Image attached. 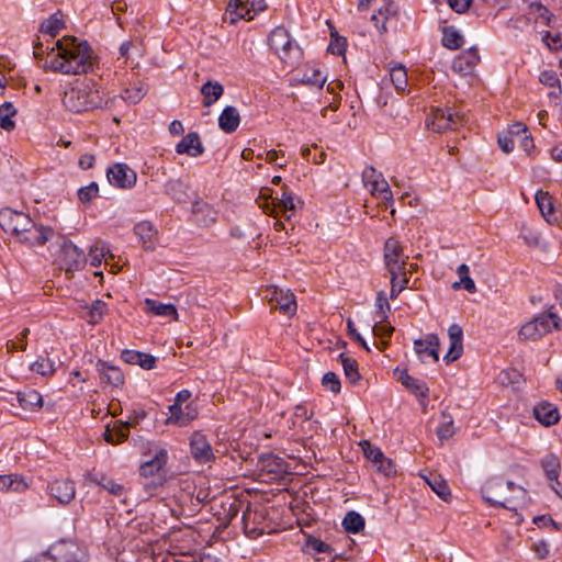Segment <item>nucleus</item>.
Returning <instances> with one entry per match:
<instances>
[{"mask_svg": "<svg viewBox=\"0 0 562 562\" xmlns=\"http://www.w3.org/2000/svg\"><path fill=\"white\" fill-rule=\"evenodd\" d=\"M103 95L93 81H85L64 92L61 103L72 113L91 111L103 105Z\"/></svg>", "mask_w": 562, "mask_h": 562, "instance_id": "3", "label": "nucleus"}, {"mask_svg": "<svg viewBox=\"0 0 562 562\" xmlns=\"http://www.w3.org/2000/svg\"><path fill=\"white\" fill-rule=\"evenodd\" d=\"M485 502L493 506L514 508L517 499L526 497V490L502 476H494L487 480L481 488Z\"/></svg>", "mask_w": 562, "mask_h": 562, "instance_id": "2", "label": "nucleus"}, {"mask_svg": "<svg viewBox=\"0 0 562 562\" xmlns=\"http://www.w3.org/2000/svg\"><path fill=\"white\" fill-rule=\"evenodd\" d=\"M457 273L460 278V281L454 282L452 284V288L454 290H458L460 288L465 289L470 293L476 292V285L473 281V279L470 277V270L469 267L465 263H462L458 267Z\"/></svg>", "mask_w": 562, "mask_h": 562, "instance_id": "38", "label": "nucleus"}, {"mask_svg": "<svg viewBox=\"0 0 562 562\" xmlns=\"http://www.w3.org/2000/svg\"><path fill=\"white\" fill-rule=\"evenodd\" d=\"M543 41L552 49L562 48V34L546 33Z\"/></svg>", "mask_w": 562, "mask_h": 562, "instance_id": "64", "label": "nucleus"}, {"mask_svg": "<svg viewBox=\"0 0 562 562\" xmlns=\"http://www.w3.org/2000/svg\"><path fill=\"white\" fill-rule=\"evenodd\" d=\"M364 457L370 460L373 464H378L383 457V452L378 447L372 446L369 441L363 440L360 442Z\"/></svg>", "mask_w": 562, "mask_h": 562, "instance_id": "50", "label": "nucleus"}, {"mask_svg": "<svg viewBox=\"0 0 562 562\" xmlns=\"http://www.w3.org/2000/svg\"><path fill=\"white\" fill-rule=\"evenodd\" d=\"M165 189H166V193L168 195H170L171 199L177 202H182L187 198L188 186L179 179L169 180L166 183Z\"/></svg>", "mask_w": 562, "mask_h": 562, "instance_id": "41", "label": "nucleus"}, {"mask_svg": "<svg viewBox=\"0 0 562 562\" xmlns=\"http://www.w3.org/2000/svg\"><path fill=\"white\" fill-rule=\"evenodd\" d=\"M390 79L398 92H404L408 86L407 71L403 65H395L390 68Z\"/></svg>", "mask_w": 562, "mask_h": 562, "instance_id": "37", "label": "nucleus"}, {"mask_svg": "<svg viewBox=\"0 0 562 562\" xmlns=\"http://www.w3.org/2000/svg\"><path fill=\"white\" fill-rule=\"evenodd\" d=\"M134 233L139 238L145 249L153 250L156 247L157 232L148 221H142L134 226Z\"/></svg>", "mask_w": 562, "mask_h": 562, "instance_id": "24", "label": "nucleus"}, {"mask_svg": "<svg viewBox=\"0 0 562 562\" xmlns=\"http://www.w3.org/2000/svg\"><path fill=\"white\" fill-rule=\"evenodd\" d=\"M64 26L61 18L58 13H54L41 24V31L54 37Z\"/></svg>", "mask_w": 562, "mask_h": 562, "instance_id": "46", "label": "nucleus"}, {"mask_svg": "<svg viewBox=\"0 0 562 562\" xmlns=\"http://www.w3.org/2000/svg\"><path fill=\"white\" fill-rule=\"evenodd\" d=\"M463 122L464 114L453 108H432L427 119V126L434 132L442 133L458 128Z\"/></svg>", "mask_w": 562, "mask_h": 562, "instance_id": "6", "label": "nucleus"}, {"mask_svg": "<svg viewBox=\"0 0 562 562\" xmlns=\"http://www.w3.org/2000/svg\"><path fill=\"white\" fill-rule=\"evenodd\" d=\"M376 469L379 472H381L385 476H392L396 473V468L393 461L386 457H383V459L378 462Z\"/></svg>", "mask_w": 562, "mask_h": 562, "instance_id": "58", "label": "nucleus"}, {"mask_svg": "<svg viewBox=\"0 0 562 562\" xmlns=\"http://www.w3.org/2000/svg\"><path fill=\"white\" fill-rule=\"evenodd\" d=\"M54 236L55 231L53 227L45 226L43 224H36L32 220L31 227H27L24 231V233L21 235L18 241L29 247H42Z\"/></svg>", "mask_w": 562, "mask_h": 562, "instance_id": "10", "label": "nucleus"}, {"mask_svg": "<svg viewBox=\"0 0 562 562\" xmlns=\"http://www.w3.org/2000/svg\"><path fill=\"white\" fill-rule=\"evenodd\" d=\"M228 8L238 19L251 21L259 12L266 10L265 0H232Z\"/></svg>", "mask_w": 562, "mask_h": 562, "instance_id": "14", "label": "nucleus"}, {"mask_svg": "<svg viewBox=\"0 0 562 562\" xmlns=\"http://www.w3.org/2000/svg\"><path fill=\"white\" fill-rule=\"evenodd\" d=\"M480 61L476 49H469L458 55L452 61V70L461 76L469 75L473 71Z\"/></svg>", "mask_w": 562, "mask_h": 562, "instance_id": "22", "label": "nucleus"}, {"mask_svg": "<svg viewBox=\"0 0 562 562\" xmlns=\"http://www.w3.org/2000/svg\"><path fill=\"white\" fill-rule=\"evenodd\" d=\"M541 467L551 484L555 483L557 485H560V482L558 481L561 471L559 458L552 453L547 454L541 460Z\"/></svg>", "mask_w": 562, "mask_h": 562, "instance_id": "30", "label": "nucleus"}, {"mask_svg": "<svg viewBox=\"0 0 562 562\" xmlns=\"http://www.w3.org/2000/svg\"><path fill=\"white\" fill-rule=\"evenodd\" d=\"M535 418L543 426L555 425L560 420V413L557 406L549 402H541L533 407Z\"/></svg>", "mask_w": 562, "mask_h": 562, "instance_id": "23", "label": "nucleus"}, {"mask_svg": "<svg viewBox=\"0 0 562 562\" xmlns=\"http://www.w3.org/2000/svg\"><path fill=\"white\" fill-rule=\"evenodd\" d=\"M31 221L32 218L29 214L10 207H4L0 211V226L16 240L27 227H31Z\"/></svg>", "mask_w": 562, "mask_h": 562, "instance_id": "7", "label": "nucleus"}, {"mask_svg": "<svg viewBox=\"0 0 562 562\" xmlns=\"http://www.w3.org/2000/svg\"><path fill=\"white\" fill-rule=\"evenodd\" d=\"M144 303L150 313L178 321V312L173 304H165L153 299H145Z\"/></svg>", "mask_w": 562, "mask_h": 562, "instance_id": "32", "label": "nucleus"}, {"mask_svg": "<svg viewBox=\"0 0 562 562\" xmlns=\"http://www.w3.org/2000/svg\"><path fill=\"white\" fill-rule=\"evenodd\" d=\"M323 385L331 391L333 393H339L340 391V381L336 373L326 372L322 380Z\"/></svg>", "mask_w": 562, "mask_h": 562, "instance_id": "57", "label": "nucleus"}, {"mask_svg": "<svg viewBox=\"0 0 562 562\" xmlns=\"http://www.w3.org/2000/svg\"><path fill=\"white\" fill-rule=\"evenodd\" d=\"M530 8L538 13V18H540L546 25H550L552 13H550V11L544 5L541 3H531Z\"/></svg>", "mask_w": 562, "mask_h": 562, "instance_id": "62", "label": "nucleus"}, {"mask_svg": "<svg viewBox=\"0 0 562 562\" xmlns=\"http://www.w3.org/2000/svg\"><path fill=\"white\" fill-rule=\"evenodd\" d=\"M106 313V304L100 300H97L87 311L85 317L91 325H95L101 322L104 314Z\"/></svg>", "mask_w": 562, "mask_h": 562, "instance_id": "45", "label": "nucleus"}, {"mask_svg": "<svg viewBox=\"0 0 562 562\" xmlns=\"http://www.w3.org/2000/svg\"><path fill=\"white\" fill-rule=\"evenodd\" d=\"M527 132H528L527 126L522 123L517 122V123L510 125V127L508 130V136L515 138L517 142Z\"/></svg>", "mask_w": 562, "mask_h": 562, "instance_id": "63", "label": "nucleus"}, {"mask_svg": "<svg viewBox=\"0 0 562 562\" xmlns=\"http://www.w3.org/2000/svg\"><path fill=\"white\" fill-rule=\"evenodd\" d=\"M394 375L407 390H409L418 398H426L428 395V387L426 383L416 379L407 373L405 369L396 368Z\"/></svg>", "mask_w": 562, "mask_h": 562, "instance_id": "21", "label": "nucleus"}, {"mask_svg": "<svg viewBox=\"0 0 562 562\" xmlns=\"http://www.w3.org/2000/svg\"><path fill=\"white\" fill-rule=\"evenodd\" d=\"M539 81L544 86L557 88L559 92L561 91L560 79L553 70L542 71L539 76Z\"/></svg>", "mask_w": 562, "mask_h": 562, "instance_id": "56", "label": "nucleus"}, {"mask_svg": "<svg viewBox=\"0 0 562 562\" xmlns=\"http://www.w3.org/2000/svg\"><path fill=\"white\" fill-rule=\"evenodd\" d=\"M168 453L166 449H158L153 459L145 461L140 468L139 472L142 476L149 477L157 474L167 463Z\"/></svg>", "mask_w": 562, "mask_h": 562, "instance_id": "25", "label": "nucleus"}, {"mask_svg": "<svg viewBox=\"0 0 562 562\" xmlns=\"http://www.w3.org/2000/svg\"><path fill=\"white\" fill-rule=\"evenodd\" d=\"M344 89V83L340 80H333L327 85V91L334 94V100L329 102L328 108H331L333 111H336L340 104V97L338 95V91ZM327 106L322 110L323 116L326 115Z\"/></svg>", "mask_w": 562, "mask_h": 562, "instance_id": "48", "label": "nucleus"}, {"mask_svg": "<svg viewBox=\"0 0 562 562\" xmlns=\"http://www.w3.org/2000/svg\"><path fill=\"white\" fill-rule=\"evenodd\" d=\"M394 331V327L391 326L386 319L382 321V318H380L379 322H376L373 326H372V333L374 336L383 339V338H390L392 336Z\"/></svg>", "mask_w": 562, "mask_h": 562, "instance_id": "55", "label": "nucleus"}, {"mask_svg": "<svg viewBox=\"0 0 562 562\" xmlns=\"http://www.w3.org/2000/svg\"><path fill=\"white\" fill-rule=\"evenodd\" d=\"M31 370L42 375H49L55 371L54 362L49 358H41L31 364Z\"/></svg>", "mask_w": 562, "mask_h": 562, "instance_id": "54", "label": "nucleus"}, {"mask_svg": "<svg viewBox=\"0 0 562 562\" xmlns=\"http://www.w3.org/2000/svg\"><path fill=\"white\" fill-rule=\"evenodd\" d=\"M59 262L66 272H70L83 268L87 257L74 243L67 240L61 245Z\"/></svg>", "mask_w": 562, "mask_h": 562, "instance_id": "11", "label": "nucleus"}, {"mask_svg": "<svg viewBox=\"0 0 562 562\" xmlns=\"http://www.w3.org/2000/svg\"><path fill=\"white\" fill-rule=\"evenodd\" d=\"M190 450L192 457L199 463H209L214 457L210 442L199 431L193 432L190 438Z\"/></svg>", "mask_w": 562, "mask_h": 562, "instance_id": "17", "label": "nucleus"}, {"mask_svg": "<svg viewBox=\"0 0 562 562\" xmlns=\"http://www.w3.org/2000/svg\"><path fill=\"white\" fill-rule=\"evenodd\" d=\"M178 154H187L191 157H198L203 153V146L198 133L191 132L184 136L176 146Z\"/></svg>", "mask_w": 562, "mask_h": 562, "instance_id": "26", "label": "nucleus"}, {"mask_svg": "<svg viewBox=\"0 0 562 562\" xmlns=\"http://www.w3.org/2000/svg\"><path fill=\"white\" fill-rule=\"evenodd\" d=\"M268 44L274 54L284 61L288 60L294 48V42L284 26H277L271 31Z\"/></svg>", "mask_w": 562, "mask_h": 562, "instance_id": "9", "label": "nucleus"}, {"mask_svg": "<svg viewBox=\"0 0 562 562\" xmlns=\"http://www.w3.org/2000/svg\"><path fill=\"white\" fill-rule=\"evenodd\" d=\"M347 532L357 533L364 528V519L356 512H348L342 520Z\"/></svg>", "mask_w": 562, "mask_h": 562, "instance_id": "44", "label": "nucleus"}, {"mask_svg": "<svg viewBox=\"0 0 562 562\" xmlns=\"http://www.w3.org/2000/svg\"><path fill=\"white\" fill-rule=\"evenodd\" d=\"M374 305L376 308V317L382 318V321L386 319L387 313L391 311V305L384 291L378 292Z\"/></svg>", "mask_w": 562, "mask_h": 562, "instance_id": "53", "label": "nucleus"}, {"mask_svg": "<svg viewBox=\"0 0 562 562\" xmlns=\"http://www.w3.org/2000/svg\"><path fill=\"white\" fill-rule=\"evenodd\" d=\"M18 402L23 409L35 412L42 408L43 397L33 389H24L16 394Z\"/></svg>", "mask_w": 562, "mask_h": 562, "instance_id": "28", "label": "nucleus"}, {"mask_svg": "<svg viewBox=\"0 0 562 562\" xmlns=\"http://www.w3.org/2000/svg\"><path fill=\"white\" fill-rule=\"evenodd\" d=\"M363 179L373 196L382 199L383 201H392L393 194L389 183L373 167H367L363 170Z\"/></svg>", "mask_w": 562, "mask_h": 562, "instance_id": "12", "label": "nucleus"}, {"mask_svg": "<svg viewBox=\"0 0 562 562\" xmlns=\"http://www.w3.org/2000/svg\"><path fill=\"white\" fill-rule=\"evenodd\" d=\"M16 115V109L11 102H4L0 105V127L4 131H12L15 127L13 117Z\"/></svg>", "mask_w": 562, "mask_h": 562, "instance_id": "39", "label": "nucleus"}, {"mask_svg": "<svg viewBox=\"0 0 562 562\" xmlns=\"http://www.w3.org/2000/svg\"><path fill=\"white\" fill-rule=\"evenodd\" d=\"M272 308H278L286 315H293L296 311L294 294L289 290L274 288L269 297Z\"/></svg>", "mask_w": 562, "mask_h": 562, "instance_id": "18", "label": "nucleus"}, {"mask_svg": "<svg viewBox=\"0 0 562 562\" xmlns=\"http://www.w3.org/2000/svg\"><path fill=\"white\" fill-rule=\"evenodd\" d=\"M391 277V300H395L400 293L408 286L409 278L406 273L394 272L390 273Z\"/></svg>", "mask_w": 562, "mask_h": 562, "instance_id": "43", "label": "nucleus"}, {"mask_svg": "<svg viewBox=\"0 0 562 562\" xmlns=\"http://www.w3.org/2000/svg\"><path fill=\"white\" fill-rule=\"evenodd\" d=\"M145 94H146V90L144 89V87L138 86V87L126 88L122 92L121 98L130 104H136L144 98Z\"/></svg>", "mask_w": 562, "mask_h": 562, "instance_id": "49", "label": "nucleus"}, {"mask_svg": "<svg viewBox=\"0 0 562 562\" xmlns=\"http://www.w3.org/2000/svg\"><path fill=\"white\" fill-rule=\"evenodd\" d=\"M302 82L310 86L322 88L326 82V77L323 76L321 70L313 68L305 71L302 78Z\"/></svg>", "mask_w": 562, "mask_h": 562, "instance_id": "52", "label": "nucleus"}, {"mask_svg": "<svg viewBox=\"0 0 562 562\" xmlns=\"http://www.w3.org/2000/svg\"><path fill=\"white\" fill-rule=\"evenodd\" d=\"M29 488V484L24 477L18 474L0 475V491L2 492H24Z\"/></svg>", "mask_w": 562, "mask_h": 562, "instance_id": "33", "label": "nucleus"}, {"mask_svg": "<svg viewBox=\"0 0 562 562\" xmlns=\"http://www.w3.org/2000/svg\"><path fill=\"white\" fill-rule=\"evenodd\" d=\"M110 255V248L105 243L97 241L89 250V261L92 267H99L103 260L106 261V256Z\"/></svg>", "mask_w": 562, "mask_h": 562, "instance_id": "40", "label": "nucleus"}, {"mask_svg": "<svg viewBox=\"0 0 562 562\" xmlns=\"http://www.w3.org/2000/svg\"><path fill=\"white\" fill-rule=\"evenodd\" d=\"M347 333L352 339L358 341L367 351H370V347L367 345L362 336L358 333L355 323L351 318L347 319Z\"/></svg>", "mask_w": 562, "mask_h": 562, "instance_id": "61", "label": "nucleus"}, {"mask_svg": "<svg viewBox=\"0 0 562 562\" xmlns=\"http://www.w3.org/2000/svg\"><path fill=\"white\" fill-rule=\"evenodd\" d=\"M106 177L109 182L117 188L130 189L135 186L136 172L126 164H115L108 169Z\"/></svg>", "mask_w": 562, "mask_h": 562, "instance_id": "13", "label": "nucleus"}, {"mask_svg": "<svg viewBox=\"0 0 562 562\" xmlns=\"http://www.w3.org/2000/svg\"><path fill=\"white\" fill-rule=\"evenodd\" d=\"M306 547L316 553H325L330 550L329 544L325 543L323 540L318 538H308L306 541Z\"/></svg>", "mask_w": 562, "mask_h": 562, "instance_id": "59", "label": "nucleus"}, {"mask_svg": "<svg viewBox=\"0 0 562 562\" xmlns=\"http://www.w3.org/2000/svg\"><path fill=\"white\" fill-rule=\"evenodd\" d=\"M169 412L170 416L166 419V424L179 427L188 426L199 415L196 406L192 403L187 404L184 407H182V405L172 404L169 406Z\"/></svg>", "mask_w": 562, "mask_h": 562, "instance_id": "16", "label": "nucleus"}, {"mask_svg": "<svg viewBox=\"0 0 562 562\" xmlns=\"http://www.w3.org/2000/svg\"><path fill=\"white\" fill-rule=\"evenodd\" d=\"M48 490L60 504H69L76 496L75 483L68 479L55 480L48 485Z\"/></svg>", "mask_w": 562, "mask_h": 562, "instance_id": "19", "label": "nucleus"}, {"mask_svg": "<svg viewBox=\"0 0 562 562\" xmlns=\"http://www.w3.org/2000/svg\"><path fill=\"white\" fill-rule=\"evenodd\" d=\"M100 378L102 382L112 386L119 387L124 384V375L122 371L116 367L101 364Z\"/></svg>", "mask_w": 562, "mask_h": 562, "instance_id": "34", "label": "nucleus"}, {"mask_svg": "<svg viewBox=\"0 0 562 562\" xmlns=\"http://www.w3.org/2000/svg\"><path fill=\"white\" fill-rule=\"evenodd\" d=\"M425 481L442 501L447 502L450 499V488L440 475L431 473L429 476L425 477Z\"/></svg>", "mask_w": 562, "mask_h": 562, "instance_id": "35", "label": "nucleus"}, {"mask_svg": "<svg viewBox=\"0 0 562 562\" xmlns=\"http://www.w3.org/2000/svg\"><path fill=\"white\" fill-rule=\"evenodd\" d=\"M448 336L450 347L443 359L447 363L458 360L463 352V330L458 324L449 326Z\"/></svg>", "mask_w": 562, "mask_h": 562, "instance_id": "20", "label": "nucleus"}, {"mask_svg": "<svg viewBox=\"0 0 562 562\" xmlns=\"http://www.w3.org/2000/svg\"><path fill=\"white\" fill-rule=\"evenodd\" d=\"M339 362L342 366L346 379L352 384L357 383L360 379L357 360L344 353H340Z\"/></svg>", "mask_w": 562, "mask_h": 562, "instance_id": "36", "label": "nucleus"}, {"mask_svg": "<svg viewBox=\"0 0 562 562\" xmlns=\"http://www.w3.org/2000/svg\"><path fill=\"white\" fill-rule=\"evenodd\" d=\"M240 123L239 112L236 108L226 106L218 117V125L225 133H233L237 130Z\"/></svg>", "mask_w": 562, "mask_h": 562, "instance_id": "29", "label": "nucleus"}, {"mask_svg": "<svg viewBox=\"0 0 562 562\" xmlns=\"http://www.w3.org/2000/svg\"><path fill=\"white\" fill-rule=\"evenodd\" d=\"M536 203L541 212V214L548 218L553 214L554 207L552 202V196L548 192L539 191L536 194Z\"/></svg>", "mask_w": 562, "mask_h": 562, "instance_id": "47", "label": "nucleus"}, {"mask_svg": "<svg viewBox=\"0 0 562 562\" xmlns=\"http://www.w3.org/2000/svg\"><path fill=\"white\" fill-rule=\"evenodd\" d=\"M387 13H389V8L386 7L385 9H380L378 13H374L371 16V20L374 23L375 27L378 30H380L381 32L386 31L385 23L387 21Z\"/></svg>", "mask_w": 562, "mask_h": 562, "instance_id": "60", "label": "nucleus"}, {"mask_svg": "<svg viewBox=\"0 0 562 562\" xmlns=\"http://www.w3.org/2000/svg\"><path fill=\"white\" fill-rule=\"evenodd\" d=\"M439 337L436 334H428L424 338L414 341V349L422 361L432 359L439 360Z\"/></svg>", "mask_w": 562, "mask_h": 562, "instance_id": "15", "label": "nucleus"}, {"mask_svg": "<svg viewBox=\"0 0 562 562\" xmlns=\"http://www.w3.org/2000/svg\"><path fill=\"white\" fill-rule=\"evenodd\" d=\"M560 317L553 313H542L536 315L530 321L524 323L517 335L520 341H536L541 339L543 336L552 331V329L559 330L561 325Z\"/></svg>", "mask_w": 562, "mask_h": 562, "instance_id": "5", "label": "nucleus"}, {"mask_svg": "<svg viewBox=\"0 0 562 562\" xmlns=\"http://www.w3.org/2000/svg\"><path fill=\"white\" fill-rule=\"evenodd\" d=\"M268 191L269 189H262L256 202L263 213L270 216H282L290 221L303 207V201L290 191L285 184L282 186L281 198L270 201Z\"/></svg>", "mask_w": 562, "mask_h": 562, "instance_id": "4", "label": "nucleus"}, {"mask_svg": "<svg viewBox=\"0 0 562 562\" xmlns=\"http://www.w3.org/2000/svg\"><path fill=\"white\" fill-rule=\"evenodd\" d=\"M97 64V56L86 41L66 35L55 42L43 69L63 75H83L93 71Z\"/></svg>", "mask_w": 562, "mask_h": 562, "instance_id": "1", "label": "nucleus"}, {"mask_svg": "<svg viewBox=\"0 0 562 562\" xmlns=\"http://www.w3.org/2000/svg\"><path fill=\"white\" fill-rule=\"evenodd\" d=\"M98 194L99 186L97 182H91L78 190V199L83 204H89Z\"/></svg>", "mask_w": 562, "mask_h": 562, "instance_id": "51", "label": "nucleus"}, {"mask_svg": "<svg viewBox=\"0 0 562 562\" xmlns=\"http://www.w3.org/2000/svg\"><path fill=\"white\" fill-rule=\"evenodd\" d=\"M201 93L203 95V105L207 108L215 103L223 95L224 88L217 81H206L201 87Z\"/></svg>", "mask_w": 562, "mask_h": 562, "instance_id": "31", "label": "nucleus"}, {"mask_svg": "<svg viewBox=\"0 0 562 562\" xmlns=\"http://www.w3.org/2000/svg\"><path fill=\"white\" fill-rule=\"evenodd\" d=\"M407 259L408 256L404 255L403 246L396 238L386 239L384 244V265L389 273H406Z\"/></svg>", "mask_w": 562, "mask_h": 562, "instance_id": "8", "label": "nucleus"}, {"mask_svg": "<svg viewBox=\"0 0 562 562\" xmlns=\"http://www.w3.org/2000/svg\"><path fill=\"white\" fill-rule=\"evenodd\" d=\"M442 45L449 49H458L463 45V37L458 30L447 26L442 32Z\"/></svg>", "mask_w": 562, "mask_h": 562, "instance_id": "42", "label": "nucleus"}, {"mask_svg": "<svg viewBox=\"0 0 562 562\" xmlns=\"http://www.w3.org/2000/svg\"><path fill=\"white\" fill-rule=\"evenodd\" d=\"M87 480L94 485L101 486L110 494L114 496H121L123 494V485L116 483L111 477L100 472H90L87 474Z\"/></svg>", "mask_w": 562, "mask_h": 562, "instance_id": "27", "label": "nucleus"}]
</instances>
